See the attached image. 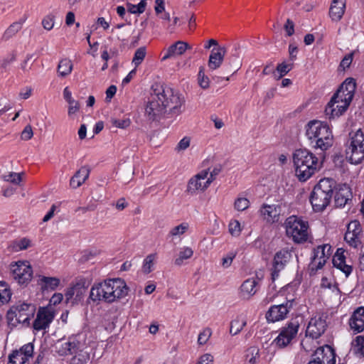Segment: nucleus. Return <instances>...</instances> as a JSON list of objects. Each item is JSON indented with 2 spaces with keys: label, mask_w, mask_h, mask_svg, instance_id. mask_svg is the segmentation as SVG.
I'll return each instance as SVG.
<instances>
[{
  "label": "nucleus",
  "mask_w": 364,
  "mask_h": 364,
  "mask_svg": "<svg viewBox=\"0 0 364 364\" xmlns=\"http://www.w3.org/2000/svg\"><path fill=\"white\" fill-rule=\"evenodd\" d=\"M151 90L145 108L149 120H159L164 114L178 116L184 111L185 100L178 91L159 83L153 85Z\"/></svg>",
  "instance_id": "1"
},
{
  "label": "nucleus",
  "mask_w": 364,
  "mask_h": 364,
  "mask_svg": "<svg viewBox=\"0 0 364 364\" xmlns=\"http://www.w3.org/2000/svg\"><path fill=\"white\" fill-rule=\"evenodd\" d=\"M23 22L24 20H20L11 24L3 34L2 40L8 41L15 36L21 29Z\"/></svg>",
  "instance_id": "34"
},
{
  "label": "nucleus",
  "mask_w": 364,
  "mask_h": 364,
  "mask_svg": "<svg viewBox=\"0 0 364 364\" xmlns=\"http://www.w3.org/2000/svg\"><path fill=\"white\" fill-rule=\"evenodd\" d=\"M73 63L70 60L65 58L60 61L58 66V73L61 77H65L71 73Z\"/></svg>",
  "instance_id": "36"
},
{
  "label": "nucleus",
  "mask_w": 364,
  "mask_h": 364,
  "mask_svg": "<svg viewBox=\"0 0 364 364\" xmlns=\"http://www.w3.org/2000/svg\"><path fill=\"white\" fill-rule=\"evenodd\" d=\"M213 363V356L210 353H205L200 357L197 364H212Z\"/></svg>",
  "instance_id": "62"
},
{
  "label": "nucleus",
  "mask_w": 364,
  "mask_h": 364,
  "mask_svg": "<svg viewBox=\"0 0 364 364\" xmlns=\"http://www.w3.org/2000/svg\"><path fill=\"white\" fill-rule=\"evenodd\" d=\"M296 175L300 181H306L320 168L318 158L306 149H299L293 154Z\"/></svg>",
  "instance_id": "4"
},
{
  "label": "nucleus",
  "mask_w": 364,
  "mask_h": 364,
  "mask_svg": "<svg viewBox=\"0 0 364 364\" xmlns=\"http://www.w3.org/2000/svg\"><path fill=\"white\" fill-rule=\"evenodd\" d=\"M280 206L263 204L259 210L261 215L267 222L273 223L279 220Z\"/></svg>",
  "instance_id": "22"
},
{
  "label": "nucleus",
  "mask_w": 364,
  "mask_h": 364,
  "mask_svg": "<svg viewBox=\"0 0 364 364\" xmlns=\"http://www.w3.org/2000/svg\"><path fill=\"white\" fill-rule=\"evenodd\" d=\"M211 336V330L208 328H205L202 332H200L198 335V343L199 345H204L207 343L209 338Z\"/></svg>",
  "instance_id": "50"
},
{
  "label": "nucleus",
  "mask_w": 364,
  "mask_h": 364,
  "mask_svg": "<svg viewBox=\"0 0 364 364\" xmlns=\"http://www.w3.org/2000/svg\"><path fill=\"white\" fill-rule=\"evenodd\" d=\"M284 28V30H285V31L287 33V36H292L294 34V22L291 19L288 18L287 20V22H286Z\"/></svg>",
  "instance_id": "60"
},
{
  "label": "nucleus",
  "mask_w": 364,
  "mask_h": 364,
  "mask_svg": "<svg viewBox=\"0 0 364 364\" xmlns=\"http://www.w3.org/2000/svg\"><path fill=\"white\" fill-rule=\"evenodd\" d=\"M339 88L341 91H343L345 93L344 101L345 102V108H348L353 97L355 95V91L356 89V82L355 79L352 77L346 78L343 82L340 85Z\"/></svg>",
  "instance_id": "20"
},
{
  "label": "nucleus",
  "mask_w": 364,
  "mask_h": 364,
  "mask_svg": "<svg viewBox=\"0 0 364 364\" xmlns=\"http://www.w3.org/2000/svg\"><path fill=\"white\" fill-rule=\"evenodd\" d=\"M12 277L19 284L26 286L31 280L33 270L26 262L18 261L11 264Z\"/></svg>",
  "instance_id": "10"
},
{
  "label": "nucleus",
  "mask_w": 364,
  "mask_h": 364,
  "mask_svg": "<svg viewBox=\"0 0 364 364\" xmlns=\"http://www.w3.org/2000/svg\"><path fill=\"white\" fill-rule=\"evenodd\" d=\"M343 102H337L331 105V100L328 102L325 108V114L329 119L338 117L342 115L346 111H342Z\"/></svg>",
  "instance_id": "32"
},
{
  "label": "nucleus",
  "mask_w": 364,
  "mask_h": 364,
  "mask_svg": "<svg viewBox=\"0 0 364 364\" xmlns=\"http://www.w3.org/2000/svg\"><path fill=\"white\" fill-rule=\"evenodd\" d=\"M336 353L333 348L328 346L318 348L307 364H335Z\"/></svg>",
  "instance_id": "13"
},
{
  "label": "nucleus",
  "mask_w": 364,
  "mask_h": 364,
  "mask_svg": "<svg viewBox=\"0 0 364 364\" xmlns=\"http://www.w3.org/2000/svg\"><path fill=\"white\" fill-rule=\"evenodd\" d=\"M146 54V47L142 46L139 48L134 53V58L132 59V63L134 64L135 67H138L145 58Z\"/></svg>",
  "instance_id": "41"
},
{
  "label": "nucleus",
  "mask_w": 364,
  "mask_h": 364,
  "mask_svg": "<svg viewBox=\"0 0 364 364\" xmlns=\"http://www.w3.org/2000/svg\"><path fill=\"white\" fill-rule=\"evenodd\" d=\"M352 351L353 354L359 358H364V336H358L352 342Z\"/></svg>",
  "instance_id": "33"
},
{
  "label": "nucleus",
  "mask_w": 364,
  "mask_h": 364,
  "mask_svg": "<svg viewBox=\"0 0 364 364\" xmlns=\"http://www.w3.org/2000/svg\"><path fill=\"white\" fill-rule=\"evenodd\" d=\"M146 6V1L141 0L138 4L134 5L131 3L127 4V11L134 14H141L144 13Z\"/></svg>",
  "instance_id": "38"
},
{
  "label": "nucleus",
  "mask_w": 364,
  "mask_h": 364,
  "mask_svg": "<svg viewBox=\"0 0 364 364\" xmlns=\"http://www.w3.org/2000/svg\"><path fill=\"white\" fill-rule=\"evenodd\" d=\"M295 304L294 299H289L285 303L272 306L266 314L267 321L274 323L284 319Z\"/></svg>",
  "instance_id": "11"
},
{
  "label": "nucleus",
  "mask_w": 364,
  "mask_h": 364,
  "mask_svg": "<svg viewBox=\"0 0 364 364\" xmlns=\"http://www.w3.org/2000/svg\"><path fill=\"white\" fill-rule=\"evenodd\" d=\"M235 208L238 211L246 210L250 205V201L246 198H238L235 201Z\"/></svg>",
  "instance_id": "48"
},
{
  "label": "nucleus",
  "mask_w": 364,
  "mask_h": 364,
  "mask_svg": "<svg viewBox=\"0 0 364 364\" xmlns=\"http://www.w3.org/2000/svg\"><path fill=\"white\" fill-rule=\"evenodd\" d=\"M16 55L14 52L9 54L6 58H4L1 63H0V69L6 70L8 65L12 63L16 60Z\"/></svg>",
  "instance_id": "52"
},
{
  "label": "nucleus",
  "mask_w": 364,
  "mask_h": 364,
  "mask_svg": "<svg viewBox=\"0 0 364 364\" xmlns=\"http://www.w3.org/2000/svg\"><path fill=\"white\" fill-rule=\"evenodd\" d=\"M90 360V354L87 353H80L74 356L71 360V364H87Z\"/></svg>",
  "instance_id": "47"
},
{
  "label": "nucleus",
  "mask_w": 364,
  "mask_h": 364,
  "mask_svg": "<svg viewBox=\"0 0 364 364\" xmlns=\"http://www.w3.org/2000/svg\"><path fill=\"white\" fill-rule=\"evenodd\" d=\"M353 58V53H349L346 55L343 60H341L340 63V66L345 70L346 68H348L350 67Z\"/></svg>",
  "instance_id": "59"
},
{
  "label": "nucleus",
  "mask_w": 364,
  "mask_h": 364,
  "mask_svg": "<svg viewBox=\"0 0 364 364\" xmlns=\"http://www.w3.org/2000/svg\"><path fill=\"white\" fill-rule=\"evenodd\" d=\"M362 228L358 220L351 221L347 228V231L344 236L345 241L354 248L358 247L360 244V234Z\"/></svg>",
  "instance_id": "17"
},
{
  "label": "nucleus",
  "mask_w": 364,
  "mask_h": 364,
  "mask_svg": "<svg viewBox=\"0 0 364 364\" xmlns=\"http://www.w3.org/2000/svg\"><path fill=\"white\" fill-rule=\"evenodd\" d=\"M306 135L313 148L326 151L333 145V134L326 122L318 120L309 122L306 126Z\"/></svg>",
  "instance_id": "3"
},
{
  "label": "nucleus",
  "mask_w": 364,
  "mask_h": 364,
  "mask_svg": "<svg viewBox=\"0 0 364 364\" xmlns=\"http://www.w3.org/2000/svg\"><path fill=\"white\" fill-rule=\"evenodd\" d=\"M293 68V64L280 63L277 67V70L279 73V78L287 74Z\"/></svg>",
  "instance_id": "49"
},
{
  "label": "nucleus",
  "mask_w": 364,
  "mask_h": 364,
  "mask_svg": "<svg viewBox=\"0 0 364 364\" xmlns=\"http://www.w3.org/2000/svg\"><path fill=\"white\" fill-rule=\"evenodd\" d=\"M226 61H228V64L232 67V73H235L240 68V62L238 60L237 55L233 54L231 57L228 58Z\"/></svg>",
  "instance_id": "53"
},
{
  "label": "nucleus",
  "mask_w": 364,
  "mask_h": 364,
  "mask_svg": "<svg viewBox=\"0 0 364 364\" xmlns=\"http://www.w3.org/2000/svg\"><path fill=\"white\" fill-rule=\"evenodd\" d=\"M286 233L295 243H304L308 240L309 223L296 215L287 218L284 223Z\"/></svg>",
  "instance_id": "7"
},
{
  "label": "nucleus",
  "mask_w": 364,
  "mask_h": 364,
  "mask_svg": "<svg viewBox=\"0 0 364 364\" xmlns=\"http://www.w3.org/2000/svg\"><path fill=\"white\" fill-rule=\"evenodd\" d=\"M299 328V321L291 320L280 329L278 336L273 343L279 348L287 347L297 335Z\"/></svg>",
  "instance_id": "9"
},
{
  "label": "nucleus",
  "mask_w": 364,
  "mask_h": 364,
  "mask_svg": "<svg viewBox=\"0 0 364 364\" xmlns=\"http://www.w3.org/2000/svg\"><path fill=\"white\" fill-rule=\"evenodd\" d=\"M190 146V139L183 137L178 144L176 149L178 151L185 150Z\"/></svg>",
  "instance_id": "64"
},
{
  "label": "nucleus",
  "mask_w": 364,
  "mask_h": 364,
  "mask_svg": "<svg viewBox=\"0 0 364 364\" xmlns=\"http://www.w3.org/2000/svg\"><path fill=\"white\" fill-rule=\"evenodd\" d=\"M226 54V48L224 46H218L214 48L209 56V60L208 63V68L210 70H215L218 68L223 60L224 57Z\"/></svg>",
  "instance_id": "21"
},
{
  "label": "nucleus",
  "mask_w": 364,
  "mask_h": 364,
  "mask_svg": "<svg viewBox=\"0 0 364 364\" xmlns=\"http://www.w3.org/2000/svg\"><path fill=\"white\" fill-rule=\"evenodd\" d=\"M33 132L30 124L26 125L21 132V138L22 140L28 141L33 137Z\"/></svg>",
  "instance_id": "56"
},
{
  "label": "nucleus",
  "mask_w": 364,
  "mask_h": 364,
  "mask_svg": "<svg viewBox=\"0 0 364 364\" xmlns=\"http://www.w3.org/2000/svg\"><path fill=\"white\" fill-rule=\"evenodd\" d=\"M291 257L292 252L287 248L282 249L276 252L271 273L272 281H274L279 277V272L285 267Z\"/></svg>",
  "instance_id": "14"
},
{
  "label": "nucleus",
  "mask_w": 364,
  "mask_h": 364,
  "mask_svg": "<svg viewBox=\"0 0 364 364\" xmlns=\"http://www.w3.org/2000/svg\"><path fill=\"white\" fill-rule=\"evenodd\" d=\"M154 10L157 16H159L160 14H162L164 11H165L164 0H156Z\"/></svg>",
  "instance_id": "61"
},
{
  "label": "nucleus",
  "mask_w": 364,
  "mask_h": 364,
  "mask_svg": "<svg viewBox=\"0 0 364 364\" xmlns=\"http://www.w3.org/2000/svg\"><path fill=\"white\" fill-rule=\"evenodd\" d=\"M338 249L333 259V264L335 267L342 271L346 277H348L353 271V267L346 263V257L343 252H339Z\"/></svg>",
  "instance_id": "29"
},
{
  "label": "nucleus",
  "mask_w": 364,
  "mask_h": 364,
  "mask_svg": "<svg viewBox=\"0 0 364 364\" xmlns=\"http://www.w3.org/2000/svg\"><path fill=\"white\" fill-rule=\"evenodd\" d=\"M90 169L88 166H82L71 178L70 185L73 188L80 187L88 178Z\"/></svg>",
  "instance_id": "28"
},
{
  "label": "nucleus",
  "mask_w": 364,
  "mask_h": 364,
  "mask_svg": "<svg viewBox=\"0 0 364 364\" xmlns=\"http://www.w3.org/2000/svg\"><path fill=\"white\" fill-rule=\"evenodd\" d=\"M54 318V314L48 308L41 307L38 309L36 319L33 323L34 330L39 331L49 327L50 323Z\"/></svg>",
  "instance_id": "18"
},
{
  "label": "nucleus",
  "mask_w": 364,
  "mask_h": 364,
  "mask_svg": "<svg viewBox=\"0 0 364 364\" xmlns=\"http://www.w3.org/2000/svg\"><path fill=\"white\" fill-rule=\"evenodd\" d=\"M80 346V342L77 340L76 336H72L68 341L62 345L61 355L76 354Z\"/></svg>",
  "instance_id": "30"
},
{
  "label": "nucleus",
  "mask_w": 364,
  "mask_h": 364,
  "mask_svg": "<svg viewBox=\"0 0 364 364\" xmlns=\"http://www.w3.org/2000/svg\"><path fill=\"white\" fill-rule=\"evenodd\" d=\"M190 48L191 47L188 43L178 41L168 48L166 53L162 57L161 60H166L172 57L181 55L187 49Z\"/></svg>",
  "instance_id": "25"
},
{
  "label": "nucleus",
  "mask_w": 364,
  "mask_h": 364,
  "mask_svg": "<svg viewBox=\"0 0 364 364\" xmlns=\"http://www.w3.org/2000/svg\"><path fill=\"white\" fill-rule=\"evenodd\" d=\"M31 241L27 238H22L18 241H16V250H26L30 246Z\"/></svg>",
  "instance_id": "57"
},
{
  "label": "nucleus",
  "mask_w": 364,
  "mask_h": 364,
  "mask_svg": "<svg viewBox=\"0 0 364 364\" xmlns=\"http://www.w3.org/2000/svg\"><path fill=\"white\" fill-rule=\"evenodd\" d=\"M3 179L5 181L10 182L11 183L18 185L21 183V181L22 180L21 173L11 172L7 175H4Z\"/></svg>",
  "instance_id": "44"
},
{
  "label": "nucleus",
  "mask_w": 364,
  "mask_h": 364,
  "mask_svg": "<svg viewBox=\"0 0 364 364\" xmlns=\"http://www.w3.org/2000/svg\"><path fill=\"white\" fill-rule=\"evenodd\" d=\"M34 346L32 343L23 345L20 349L13 350L9 355L7 364H26L33 358Z\"/></svg>",
  "instance_id": "15"
},
{
  "label": "nucleus",
  "mask_w": 364,
  "mask_h": 364,
  "mask_svg": "<svg viewBox=\"0 0 364 364\" xmlns=\"http://www.w3.org/2000/svg\"><path fill=\"white\" fill-rule=\"evenodd\" d=\"M345 9V0H333L329 9V16L332 21H340L344 14Z\"/></svg>",
  "instance_id": "27"
},
{
  "label": "nucleus",
  "mask_w": 364,
  "mask_h": 364,
  "mask_svg": "<svg viewBox=\"0 0 364 364\" xmlns=\"http://www.w3.org/2000/svg\"><path fill=\"white\" fill-rule=\"evenodd\" d=\"M246 325V321L240 320L238 318L235 319L230 323V333L235 336L238 334Z\"/></svg>",
  "instance_id": "39"
},
{
  "label": "nucleus",
  "mask_w": 364,
  "mask_h": 364,
  "mask_svg": "<svg viewBox=\"0 0 364 364\" xmlns=\"http://www.w3.org/2000/svg\"><path fill=\"white\" fill-rule=\"evenodd\" d=\"M210 183L211 179H207L205 182H202L200 180L193 177L188 181L187 191L191 193H195L197 191H204Z\"/></svg>",
  "instance_id": "31"
},
{
  "label": "nucleus",
  "mask_w": 364,
  "mask_h": 364,
  "mask_svg": "<svg viewBox=\"0 0 364 364\" xmlns=\"http://www.w3.org/2000/svg\"><path fill=\"white\" fill-rule=\"evenodd\" d=\"M60 284V279L55 277L39 276L38 280V284L41 287L43 294L56 290Z\"/></svg>",
  "instance_id": "24"
},
{
  "label": "nucleus",
  "mask_w": 364,
  "mask_h": 364,
  "mask_svg": "<svg viewBox=\"0 0 364 364\" xmlns=\"http://www.w3.org/2000/svg\"><path fill=\"white\" fill-rule=\"evenodd\" d=\"M313 256L311 257V271H318L323 268L327 259L331 255V246L328 244L318 245L314 248Z\"/></svg>",
  "instance_id": "12"
},
{
  "label": "nucleus",
  "mask_w": 364,
  "mask_h": 364,
  "mask_svg": "<svg viewBox=\"0 0 364 364\" xmlns=\"http://www.w3.org/2000/svg\"><path fill=\"white\" fill-rule=\"evenodd\" d=\"M128 289L125 282L122 279H107L92 287L88 299L97 303L102 301L112 303L117 299L127 296Z\"/></svg>",
  "instance_id": "2"
},
{
  "label": "nucleus",
  "mask_w": 364,
  "mask_h": 364,
  "mask_svg": "<svg viewBox=\"0 0 364 364\" xmlns=\"http://www.w3.org/2000/svg\"><path fill=\"white\" fill-rule=\"evenodd\" d=\"M336 187V181L329 178L321 179L314 186L309 200L315 212L323 211L330 204Z\"/></svg>",
  "instance_id": "5"
},
{
  "label": "nucleus",
  "mask_w": 364,
  "mask_h": 364,
  "mask_svg": "<svg viewBox=\"0 0 364 364\" xmlns=\"http://www.w3.org/2000/svg\"><path fill=\"white\" fill-rule=\"evenodd\" d=\"M236 256V252H229L226 257H224L222 259V265L227 268L230 266L233 259Z\"/></svg>",
  "instance_id": "58"
},
{
  "label": "nucleus",
  "mask_w": 364,
  "mask_h": 364,
  "mask_svg": "<svg viewBox=\"0 0 364 364\" xmlns=\"http://www.w3.org/2000/svg\"><path fill=\"white\" fill-rule=\"evenodd\" d=\"M349 325L355 333L364 331V307H358L351 316Z\"/></svg>",
  "instance_id": "23"
},
{
  "label": "nucleus",
  "mask_w": 364,
  "mask_h": 364,
  "mask_svg": "<svg viewBox=\"0 0 364 364\" xmlns=\"http://www.w3.org/2000/svg\"><path fill=\"white\" fill-rule=\"evenodd\" d=\"M326 327L327 323L323 316H316L310 319L306 331V335L313 339H317L324 333Z\"/></svg>",
  "instance_id": "16"
},
{
  "label": "nucleus",
  "mask_w": 364,
  "mask_h": 364,
  "mask_svg": "<svg viewBox=\"0 0 364 364\" xmlns=\"http://www.w3.org/2000/svg\"><path fill=\"white\" fill-rule=\"evenodd\" d=\"M110 122L113 126L120 129H126L131 124V120L129 118H124L122 119L112 118Z\"/></svg>",
  "instance_id": "45"
},
{
  "label": "nucleus",
  "mask_w": 364,
  "mask_h": 364,
  "mask_svg": "<svg viewBox=\"0 0 364 364\" xmlns=\"http://www.w3.org/2000/svg\"><path fill=\"white\" fill-rule=\"evenodd\" d=\"M334 202L336 208H343L352 200V192L346 184L339 185L335 188Z\"/></svg>",
  "instance_id": "19"
},
{
  "label": "nucleus",
  "mask_w": 364,
  "mask_h": 364,
  "mask_svg": "<svg viewBox=\"0 0 364 364\" xmlns=\"http://www.w3.org/2000/svg\"><path fill=\"white\" fill-rule=\"evenodd\" d=\"M54 16L52 14L47 15L42 21L43 28L48 31L51 30L54 26Z\"/></svg>",
  "instance_id": "54"
},
{
  "label": "nucleus",
  "mask_w": 364,
  "mask_h": 364,
  "mask_svg": "<svg viewBox=\"0 0 364 364\" xmlns=\"http://www.w3.org/2000/svg\"><path fill=\"white\" fill-rule=\"evenodd\" d=\"M245 357L248 364H256L259 357V349L256 347H250L247 349Z\"/></svg>",
  "instance_id": "40"
},
{
  "label": "nucleus",
  "mask_w": 364,
  "mask_h": 364,
  "mask_svg": "<svg viewBox=\"0 0 364 364\" xmlns=\"http://www.w3.org/2000/svg\"><path fill=\"white\" fill-rule=\"evenodd\" d=\"M346 156L352 164H359L364 159V134L360 129L349 134Z\"/></svg>",
  "instance_id": "6"
},
{
  "label": "nucleus",
  "mask_w": 364,
  "mask_h": 364,
  "mask_svg": "<svg viewBox=\"0 0 364 364\" xmlns=\"http://www.w3.org/2000/svg\"><path fill=\"white\" fill-rule=\"evenodd\" d=\"M36 311V306L32 304L19 301L12 306L7 311V318L12 321L14 318L18 323H29Z\"/></svg>",
  "instance_id": "8"
},
{
  "label": "nucleus",
  "mask_w": 364,
  "mask_h": 364,
  "mask_svg": "<svg viewBox=\"0 0 364 364\" xmlns=\"http://www.w3.org/2000/svg\"><path fill=\"white\" fill-rule=\"evenodd\" d=\"M156 258V255L150 254L146 256L144 259L142 266L143 272L149 274L152 271V267L154 265V261Z\"/></svg>",
  "instance_id": "42"
},
{
  "label": "nucleus",
  "mask_w": 364,
  "mask_h": 364,
  "mask_svg": "<svg viewBox=\"0 0 364 364\" xmlns=\"http://www.w3.org/2000/svg\"><path fill=\"white\" fill-rule=\"evenodd\" d=\"M193 255V251L191 247H183L179 252L178 257L174 260V264L180 267L183 264V260L190 259Z\"/></svg>",
  "instance_id": "37"
},
{
  "label": "nucleus",
  "mask_w": 364,
  "mask_h": 364,
  "mask_svg": "<svg viewBox=\"0 0 364 364\" xmlns=\"http://www.w3.org/2000/svg\"><path fill=\"white\" fill-rule=\"evenodd\" d=\"M257 282L254 278L246 279L240 286V294L243 299H249L257 292Z\"/></svg>",
  "instance_id": "26"
},
{
  "label": "nucleus",
  "mask_w": 364,
  "mask_h": 364,
  "mask_svg": "<svg viewBox=\"0 0 364 364\" xmlns=\"http://www.w3.org/2000/svg\"><path fill=\"white\" fill-rule=\"evenodd\" d=\"M11 295L9 284L5 282H0V306L7 304L10 301Z\"/></svg>",
  "instance_id": "35"
},
{
  "label": "nucleus",
  "mask_w": 364,
  "mask_h": 364,
  "mask_svg": "<svg viewBox=\"0 0 364 364\" xmlns=\"http://www.w3.org/2000/svg\"><path fill=\"white\" fill-rule=\"evenodd\" d=\"M75 288H76L75 301H77L81 299L82 296L85 293V287L83 285H81L80 283H77L75 285Z\"/></svg>",
  "instance_id": "63"
},
{
  "label": "nucleus",
  "mask_w": 364,
  "mask_h": 364,
  "mask_svg": "<svg viewBox=\"0 0 364 364\" xmlns=\"http://www.w3.org/2000/svg\"><path fill=\"white\" fill-rule=\"evenodd\" d=\"M344 96L345 93H343V91H341V90L338 87L337 91L333 94L331 99V105L336 104L337 102H343V106L341 107L342 111H346L348 108L344 109L345 106V101H344Z\"/></svg>",
  "instance_id": "43"
},
{
  "label": "nucleus",
  "mask_w": 364,
  "mask_h": 364,
  "mask_svg": "<svg viewBox=\"0 0 364 364\" xmlns=\"http://www.w3.org/2000/svg\"><path fill=\"white\" fill-rule=\"evenodd\" d=\"M188 228V224L181 223L172 228L170 231V235L172 236H178L183 235L187 230Z\"/></svg>",
  "instance_id": "51"
},
{
  "label": "nucleus",
  "mask_w": 364,
  "mask_h": 364,
  "mask_svg": "<svg viewBox=\"0 0 364 364\" xmlns=\"http://www.w3.org/2000/svg\"><path fill=\"white\" fill-rule=\"evenodd\" d=\"M229 232L231 234V235L237 237L240 235L241 232V228H240V223L238 220H235L230 221L229 223Z\"/></svg>",
  "instance_id": "46"
},
{
  "label": "nucleus",
  "mask_w": 364,
  "mask_h": 364,
  "mask_svg": "<svg viewBox=\"0 0 364 364\" xmlns=\"http://www.w3.org/2000/svg\"><path fill=\"white\" fill-rule=\"evenodd\" d=\"M198 83L203 89H206L209 87V78L205 76L203 69H200L198 73Z\"/></svg>",
  "instance_id": "55"
}]
</instances>
